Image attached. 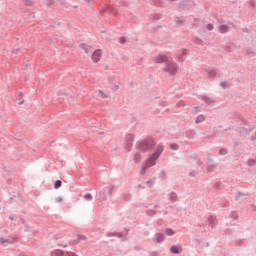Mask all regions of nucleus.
Returning <instances> with one entry per match:
<instances>
[{"instance_id": "nucleus-13", "label": "nucleus", "mask_w": 256, "mask_h": 256, "mask_svg": "<svg viewBox=\"0 0 256 256\" xmlns=\"http://www.w3.org/2000/svg\"><path fill=\"white\" fill-rule=\"evenodd\" d=\"M19 53H21V48L15 47V48L12 49V54L13 55H19Z\"/></svg>"}, {"instance_id": "nucleus-20", "label": "nucleus", "mask_w": 256, "mask_h": 256, "mask_svg": "<svg viewBox=\"0 0 256 256\" xmlns=\"http://www.w3.org/2000/svg\"><path fill=\"white\" fill-rule=\"evenodd\" d=\"M55 202L56 203H63V197H61V196L56 197Z\"/></svg>"}, {"instance_id": "nucleus-5", "label": "nucleus", "mask_w": 256, "mask_h": 256, "mask_svg": "<svg viewBox=\"0 0 256 256\" xmlns=\"http://www.w3.org/2000/svg\"><path fill=\"white\" fill-rule=\"evenodd\" d=\"M233 27H235L234 24H229V25L222 24L219 26V31L220 33H228V31H231Z\"/></svg>"}, {"instance_id": "nucleus-23", "label": "nucleus", "mask_w": 256, "mask_h": 256, "mask_svg": "<svg viewBox=\"0 0 256 256\" xmlns=\"http://www.w3.org/2000/svg\"><path fill=\"white\" fill-rule=\"evenodd\" d=\"M4 243H9V242L3 238H0V245H4Z\"/></svg>"}, {"instance_id": "nucleus-8", "label": "nucleus", "mask_w": 256, "mask_h": 256, "mask_svg": "<svg viewBox=\"0 0 256 256\" xmlns=\"http://www.w3.org/2000/svg\"><path fill=\"white\" fill-rule=\"evenodd\" d=\"M151 149V145L149 143L144 142L140 145V150L141 151H149Z\"/></svg>"}, {"instance_id": "nucleus-1", "label": "nucleus", "mask_w": 256, "mask_h": 256, "mask_svg": "<svg viewBox=\"0 0 256 256\" xmlns=\"http://www.w3.org/2000/svg\"><path fill=\"white\" fill-rule=\"evenodd\" d=\"M161 153H163V146H159L157 151L147 159L144 165V169L153 167V165H155L156 159H159V155H161Z\"/></svg>"}, {"instance_id": "nucleus-7", "label": "nucleus", "mask_w": 256, "mask_h": 256, "mask_svg": "<svg viewBox=\"0 0 256 256\" xmlns=\"http://www.w3.org/2000/svg\"><path fill=\"white\" fill-rule=\"evenodd\" d=\"M96 94L100 99H107V97H109V94L103 92L102 90H98Z\"/></svg>"}, {"instance_id": "nucleus-16", "label": "nucleus", "mask_w": 256, "mask_h": 256, "mask_svg": "<svg viewBox=\"0 0 256 256\" xmlns=\"http://www.w3.org/2000/svg\"><path fill=\"white\" fill-rule=\"evenodd\" d=\"M165 233H166V235H168V236L175 235V232H174L172 229H166V230H165Z\"/></svg>"}, {"instance_id": "nucleus-18", "label": "nucleus", "mask_w": 256, "mask_h": 256, "mask_svg": "<svg viewBox=\"0 0 256 256\" xmlns=\"http://www.w3.org/2000/svg\"><path fill=\"white\" fill-rule=\"evenodd\" d=\"M84 199H86V201H91L93 199V196L91 194H86L84 196Z\"/></svg>"}, {"instance_id": "nucleus-19", "label": "nucleus", "mask_w": 256, "mask_h": 256, "mask_svg": "<svg viewBox=\"0 0 256 256\" xmlns=\"http://www.w3.org/2000/svg\"><path fill=\"white\" fill-rule=\"evenodd\" d=\"M134 160L137 161H141V155L139 153H136L134 156Z\"/></svg>"}, {"instance_id": "nucleus-10", "label": "nucleus", "mask_w": 256, "mask_h": 256, "mask_svg": "<svg viewBox=\"0 0 256 256\" xmlns=\"http://www.w3.org/2000/svg\"><path fill=\"white\" fill-rule=\"evenodd\" d=\"M154 239L156 243H161L165 239V236L163 234H157Z\"/></svg>"}, {"instance_id": "nucleus-9", "label": "nucleus", "mask_w": 256, "mask_h": 256, "mask_svg": "<svg viewBox=\"0 0 256 256\" xmlns=\"http://www.w3.org/2000/svg\"><path fill=\"white\" fill-rule=\"evenodd\" d=\"M181 251H183V248H181V246H172L171 247L172 253L178 254V253H181Z\"/></svg>"}, {"instance_id": "nucleus-17", "label": "nucleus", "mask_w": 256, "mask_h": 256, "mask_svg": "<svg viewBox=\"0 0 256 256\" xmlns=\"http://www.w3.org/2000/svg\"><path fill=\"white\" fill-rule=\"evenodd\" d=\"M119 43H121V45L127 43V38H125V37H120V38H119Z\"/></svg>"}, {"instance_id": "nucleus-15", "label": "nucleus", "mask_w": 256, "mask_h": 256, "mask_svg": "<svg viewBox=\"0 0 256 256\" xmlns=\"http://www.w3.org/2000/svg\"><path fill=\"white\" fill-rule=\"evenodd\" d=\"M61 185H63V182H61V180H57L54 183V189H59V187H61Z\"/></svg>"}, {"instance_id": "nucleus-3", "label": "nucleus", "mask_w": 256, "mask_h": 256, "mask_svg": "<svg viewBox=\"0 0 256 256\" xmlns=\"http://www.w3.org/2000/svg\"><path fill=\"white\" fill-rule=\"evenodd\" d=\"M103 58V50L97 49L92 53L91 59L93 63H99L101 59Z\"/></svg>"}, {"instance_id": "nucleus-22", "label": "nucleus", "mask_w": 256, "mask_h": 256, "mask_svg": "<svg viewBox=\"0 0 256 256\" xmlns=\"http://www.w3.org/2000/svg\"><path fill=\"white\" fill-rule=\"evenodd\" d=\"M207 31H213V24L209 23L206 26Z\"/></svg>"}, {"instance_id": "nucleus-21", "label": "nucleus", "mask_w": 256, "mask_h": 256, "mask_svg": "<svg viewBox=\"0 0 256 256\" xmlns=\"http://www.w3.org/2000/svg\"><path fill=\"white\" fill-rule=\"evenodd\" d=\"M170 148L173 149L174 151H177V149H179V145L177 144H171Z\"/></svg>"}, {"instance_id": "nucleus-28", "label": "nucleus", "mask_w": 256, "mask_h": 256, "mask_svg": "<svg viewBox=\"0 0 256 256\" xmlns=\"http://www.w3.org/2000/svg\"><path fill=\"white\" fill-rule=\"evenodd\" d=\"M243 32H244V33H248L249 30H247V28H244V29H243Z\"/></svg>"}, {"instance_id": "nucleus-2", "label": "nucleus", "mask_w": 256, "mask_h": 256, "mask_svg": "<svg viewBox=\"0 0 256 256\" xmlns=\"http://www.w3.org/2000/svg\"><path fill=\"white\" fill-rule=\"evenodd\" d=\"M162 70L165 73H169V75H176V73H179V66H177V63L173 61H167L162 68Z\"/></svg>"}, {"instance_id": "nucleus-24", "label": "nucleus", "mask_w": 256, "mask_h": 256, "mask_svg": "<svg viewBox=\"0 0 256 256\" xmlns=\"http://www.w3.org/2000/svg\"><path fill=\"white\" fill-rule=\"evenodd\" d=\"M226 154H227V150L226 149L220 150V155H226Z\"/></svg>"}, {"instance_id": "nucleus-14", "label": "nucleus", "mask_w": 256, "mask_h": 256, "mask_svg": "<svg viewBox=\"0 0 256 256\" xmlns=\"http://www.w3.org/2000/svg\"><path fill=\"white\" fill-rule=\"evenodd\" d=\"M203 121H205V116L200 115L196 118V123H203Z\"/></svg>"}, {"instance_id": "nucleus-12", "label": "nucleus", "mask_w": 256, "mask_h": 256, "mask_svg": "<svg viewBox=\"0 0 256 256\" xmlns=\"http://www.w3.org/2000/svg\"><path fill=\"white\" fill-rule=\"evenodd\" d=\"M52 256H66V254L62 250H55L52 252Z\"/></svg>"}, {"instance_id": "nucleus-26", "label": "nucleus", "mask_w": 256, "mask_h": 256, "mask_svg": "<svg viewBox=\"0 0 256 256\" xmlns=\"http://www.w3.org/2000/svg\"><path fill=\"white\" fill-rule=\"evenodd\" d=\"M221 86H222V87H228L229 84H227L226 82H222V83H221Z\"/></svg>"}, {"instance_id": "nucleus-4", "label": "nucleus", "mask_w": 256, "mask_h": 256, "mask_svg": "<svg viewBox=\"0 0 256 256\" xmlns=\"http://www.w3.org/2000/svg\"><path fill=\"white\" fill-rule=\"evenodd\" d=\"M154 63H167L169 61V58L163 54H159L158 56L154 57L153 59Z\"/></svg>"}, {"instance_id": "nucleus-29", "label": "nucleus", "mask_w": 256, "mask_h": 256, "mask_svg": "<svg viewBox=\"0 0 256 256\" xmlns=\"http://www.w3.org/2000/svg\"><path fill=\"white\" fill-rule=\"evenodd\" d=\"M183 55H187V50H183Z\"/></svg>"}, {"instance_id": "nucleus-6", "label": "nucleus", "mask_w": 256, "mask_h": 256, "mask_svg": "<svg viewBox=\"0 0 256 256\" xmlns=\"http://www.w3.org/2000/svg\"><path fill=\"white\" fill-rule=\"evenodd\" d=\"M79 47H80V49H82V51H84V53H86V54L91 53V46H89V45H87L85 43H81L79 45Z\"/></svg>"}, {"instance_id": "nucleus-25", "label": "nucleus", "mask_w": 256, "mask_h": 256, "mask_svg": "<svg viewBox=\"0 0 256 256\" xmlns=\"http://www.w3.org/2000/svg\"><path fill=\"white\" fill-rule=\"evenodd\" d=\"M249 5H250L251 7H255V1H250V2H249Z\"/></svg>"}, {"instance_id": "nucleus-27", "label": "nucleus", "mask_w": 256, "mask_h": 256, "mask_svg": "<svg viewBox=\"0 0 256 256\" xmlns=\"http://www.w3.org/2000/svg\"><path fill=\"white\" fill-rule=\"evenodd\" d=\"M248 165H255V161L249 160V161H248Z\"/></svg>"}, {"instance_id": "nucleus-11", "label": "nucleus", "mask_w": 256, "mask_h": 256, "mask_svg": "<svg viewBox=\"0 0 256 256\" xmlns=\"http://www.w3.org/2000/svg\"><path fill=\"white\" fill-rule=\"evenodd\" d=\"M24 5H26V7H33L35 0H24Z\"/></svg>"}, {"instance_id": "nucleus-30", "label": "nucleus", "mask_w": 256, "mask_h": 256, "mask_svg": "<svg viewBox=\"0 0 256 256\" xmlns=\"http://www.w3.org/2000/svg\"><path fill=\"white\" fill-rule=\"evenodd\" d=\"M173 195V197H175V194H172Z\"/></svg>"}]
</instances>
